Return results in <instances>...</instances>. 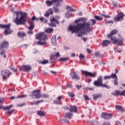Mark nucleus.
I'll return each mask as SVG.
<instances>
[{"mask_svg":"<svg viewBox=\"0 0 125 125\" xmlns=\"http://www.w3.org/2000/svg\"><path fill=\"white\" fill-rule=\"evenodd\" d=\"M94 18H95V19H96V20H97L98 21H102V20H103V18L102 17L97 15H95L94 17Z\"/></svg>","mask_w":125,"mask_h":125,"instance_id":"nucleus-29","label":"nucleus"},{"mask_svg":"<svg viewBox=\"0 0 125 125\" xmlns=\"http://www.w3.org/2000/svg\"><path fill=\"white\" fill-rule=\"evenodd\" d=\"M49 15H50V14L49 13H48L47 11L44 14L45 17H49Z\"/></svg>","mask_w":125,"mask_h":125,"instance_id":"nucleus-54","label":"nucleus"},{"mask_svg":"<svg viewBox=\"0 0 125 125\" xmlns=\"http://www.w3.org/2000/svg\"><path fill=\"white\" fill-rule=\"evenodd\" d=\"M110 43H111V41L105 40L103 41L102 44L103 46L106 47V46H108V45H109V44H110Z\"/></svg>","mask_w":125,"mask_h":125,"instance_id":"nucleus-23","label":"nucleus"},{"mask_svg":"<svg viewBox=\"0 0 125 125\" xmlns=\"http://www.w3.org/2000/svg\"><path fill=\"white\" fill-rule=\"evenodd\" d=\"M112 3L115 7H118V6H120V4L119 3L116 2V1H112Z\"/></svg>","mask_w":125,"mask_h":125,"instance_id":"nucleus-40","label":"nucleus"},{"mask_svg":"<svg viewBox=\"0 0 125 125\" xmlns=\"http://www.w3.org/2000/svg\"><path fill=\"white\" fill-rule=\"evenodd\" d=\"M114 83L115 85H117L118 83V80L117 79H115L114 81Z\"/></svg>","mask_w":125,"mask_h":125,"instance_id":"nucleus-59","label":"nucleus"},{"mask_svg":"<svg viewBox=\"0 0 125 125\" xmlns=\"http://www.w3.org/2000/svg\"><path fill=\"white\" fill-rule=\"evenodd\" d=\"M67 60H69V58L68 57L61 58L59 59V61H67Z\"/></svg>","mask_w":125,"mask_h":125,"instance_id":"nucleus-39","label":"nucleus"},{"mask_svg":"<svg viewBox=\"0 0 125 125\" xmlns=\"http://www.w3.org/2000/svg\"><path fill=\"white\" fill-rule=\"evenodd\" d=\"M15 111V109H12L10 111H8L7 112V114L8 115H11V114L14 112Z\"/></svg>","mask_w":125,"mask_h":125,"instance_id":"nucleus-43","label":"nucleus"},{"mask_svg":"<svg viewBox=\"0 0 125 125\" xmlns=\"http://www.w3.org/2000/svg\"><path fill=\"white\" fill-rule=\"evenodd\" d=\"M23 72H30L32 71V67L30 65H23L20 67Z\"/></svg>","mask_w":125,"mask_h":125,"instance_id":"nucleus-15","label":"nucleus"},{"mask_svg":"<svg viewBox=\"0 0 125 125\" xmlns=\"http://www.w3.org/2000/svg\"><path fill=\"white\" fill-rule=\"evenodd\" d=\"M95 56L96 57H103V55L101 54L100 52H96Z\"/></svg>","mask_w":125,"mask_h":125,"instance_id":"nucleus-35","label":"nucleus"},{"mask_svg":"<svg viewBox=\"0 0 125 125\" xmlns=\"http://www.w3.org/2000/svg\"><path fill=\"white\" fill-rule=\"evenodd\" d=\"M111 78L112 79H118V76H117V75L116 74L112 73L110 76H104V79H111Z\"/></svg>","mask_w":125,"mask_h":125,"instance_id":"nucleus-22","label":"nucleus"},{"mask_svg":"<svg viewBox=\"0 0 125 125\" xmlns=\"http://www.w3.org/2000/svg\"><path fill=\"white\" fill-rule=\"evenodd\" d=\"M94 89V87L93 88H89L88 87L86 88V90H93Z\"/></svg>","mask_w":125,"mask_h":125,"instance_id":"nucleus-57","label":"nucleus"},{"mask_svg":"<svg viewBox=\"0 0 125 125\" xmlns=\"http://www.w3.org/2000/svg\"><path fill=\"white\" fill-rule=\"evenodd\" d=\"M63 108L64 110H70V108H69V107L67 106H64Z\"/></svg>","mask_w":125,"mask_h":125,"instance_id":"nucleus-61","label":"nucleus"},{"mask_svg":"<svg viewBox=\"0 0 125 125\" xmlns=\"http://www.w3.org/2000/svg\"><path fill=\"white\" fill-rule=\"evenodd\" d=\"M1 52L0 53V55H4V54H5V49H3L2 50L0 51Z\"/></svg>","mask_w":125,"mask_h":125,"instance_id":"nucleus-50","label":"nucleus"},{"mask_svg":"<svg viewBox=\"0 0 125 125\" xmlns=\"http://www.w3.org/2000/svg\"><path fill=\"white\" fill-rule=\"evenodd\" d=\"M40 63L42 64V65H45L46 64H47L48 63V60H45L43 61L42 62L40 61Z\"/></svg>","mask_w":125,"mask_h":125,"instance_id":"nucleus-37","label":"nucleus"},{"mask_svg":"<svg viewBox=\"0 0 125 125\" xmlns=\"http://www.w3.org/2000/svg\"><path fill=\"white\" fill-rule=\"evenodd\" d=\"M101 117L102 119H104V120H110V119H112V117H113V114L107 112H103Z\"/></svg>","mask_w":125,"mask_h":125,"instance_id":"nucleus-12","label":"nucleus"},{"mask_svg":"<svg viewBox=\"0 0 125 125\" xmlns=\"http://www.w3.org/2000/svg\"><path fill=\"white\" fill-rule=\"evenodd\" d=\"M16 15V18L14 19V22L16 25H26L27 22V13L16 11L14 12V15Z\"/></svg>","mask_w":125,"mask_h":125,"instance_id":"nucleus-2","label":"nucleus"},{"mask_svg":"<svg viewBox=\"0 0 125 125\" xmlns=\"http://www.w3.org/2000/svg\"><path fill=\"white\" fill-rule=\"evenodd\" d=\"M10 26H11V24L9 23L8 24H0V28L2 29H5L4 31V34L5 36H7V35H10V34H12L13 32L12 30H10Z\"/></svg>","mask_w":125,"mask_h":125,"instance_id":"nucleus-3","label":"nucleus"},{"mask_svg":"<svg viewBox=\"0 0 125 125\" xmlns=\"http://www.w3.org/2000/svg\"><path fill=\"white\" fill-rule=\"evenodd\" d=\"M1 75L3 79H7L9 76L12 75V73L8 70H4L1 71Z\"/></svg>","mask_w":125,"mask_h":125,"instance_id":"nucleus-10","label":"nucleus"},{"mask_svg":"<svg viewBox=\"0 0 125 125\" xmlns=\"http://www.w3.org/2000/svg\"><path fill=\"white\" fill-rule=\"evenodd\" d=\"M29 30L27 31V34L29 35H33L34 34V32L33 31V29H29Z\"/></svg>","mask_w":125,"mask_h":125,"instance_id":"nucleus-49","label":"nucleus"},{"mask_svg":"<svg viewBox=\"0 0 125 125\" xmlns=\"http://www.w3.org/2000/svg\"><path fill=\"white\" fill-rule=\"evenodd\" d=\"M70 16H71V15L70 14V13H69L68 12H66L65 13L66 18H67V19H69V18H70Z\"/></svg>","mask_w":125,"mask_h":125,"instance_id":"nucleus-47","label":"nucleus"},{"mask_svg":"<svg viewBox=\"0 0 125 125\" xmlns=\"http://www.w3.org/2000/svg\"><path fill=\"white\" fill-rule=\"evenodd\" d=\"M47 12L50 14V15L51 14H53V11H52V9L49 8Z\"/></svg>","mask_w":125,"mask_h":125,"instance_id":"nucleus-48","label":"nucleus"},{"mask_svg":"<svg viewBox=\"0 0 125 125\" xmlns=\"http://www.w3.org/2000/svg\"><path fill=\"white\" fill-rule=\"evenodd\" d=\"M36 19V16H34L31 18V20H29V21H32L33 23H34V21H35Z\"/></svg>","mask_w":125,"mask_h":125,"instance_id":"nucleus-53","label":"nucleus"},{"mask_svg":"<svg viewBox=\"0 0 125 125\" xmlns=\"http://www.w3.org/2000/svg\"><path fill=\"white\" fill-rule=\"evenodd\" d=\"M111 42L113 44H117V45H119L120 46L123 45V42H124V41H125V39L123 38H121L119 39H116V37H114L111 38Z\"/></svg>","mask_w":125,"mask_h":125,"instance_id":"nucleus-6","label":"nucleus"},{"mask_svg":"<svg viewBox=\"0 0 125 125\" xmlns=\"http://www.w3.org/2000/svg\"><path fill=\"white\" fill-rule=\"evenodd\" d=\"M115 109L119 112H125L124 107L120 105H115Z\"/></svg>","mask_w":125,"mask_h":125,"instance_id":"nucleus-25","label":"nucleus"},{"mask_svg":"<svg viewBox=\"0 0 125 125\" xmlns=\"http://www.w3.org/2000/svg\"><path fill=\"white\" fill-rule=\"evenodd\" d=\"M3 101H4V99L2 98H0V103H3Z\"/></svg>","mask_w":125,"mask_h":125,"instance_id":"nucleus-62","label":"nucleus"},{"mask_svg":"<svg viewBox=\"0 0 125 125\" xmlns=\"http://www.w3.org/2000/svg\"><path fill=\"white\" fill-rule=\"evenodd\" d=\"M90 21H92V22H91L92 26H94V25H95V24H96V21H95V20L90 19Z\"/></svg>","mask_w":125,"mask_h":125,"instance_id":"nucleus-44","label":"nucleus"},{"mask_svg":"<svg viewBox=\"0 0 125 125\" xmlns=\"http://www.w3.org/2000/svg\"><path fill=\"white\" fill-rule=\"evenodd\" d=\"M69 111L70 112H73V113H77L78 111V107L77 105H70Z\"/></svg>","mask_w":125,"mask_h":125,"instance_id":"nucleus-19","label":"nucleus"},{"mask_svg":"<svg viewBox=\"0 0 125 125\" xmlns=\"http://www.w3.org/2000/svg\"><path fill=\"white\" fill-rule=\"evenodd\" d=\"M62 2H63V0H59V4L58 5H53V9L55 13H59V12H60V10L58 9V7H61V5H62Z\"/></svg>","mask_w":125,"mask_h":125,"instance_id":"nucleus-13","label":"nucleus"},{"mask_svg":"<svg viewBox=\"0 0 125 125\" xmlns=\"http://www.w3.org/2000/svg\"><path fill=\"white\" fill-rule=\"evenodd\" d=\"M42 102H43V100H41L40 101H34V105H39V104H40V103H42Z\"/></svg>","mask_w":125,"mask_h":125,"instance_id":"nucleus-36","label":"nucleus"},{"mask_svg":"<svg viewBox=\"0 0 125 125\" xmlns=\"http://www.w3.org/2000/svg\"><path fill=\"white\" fill-rule=\"evenodd\" d=\"M94 85L98 87H105V88H107L108 89L110 88V86L107 85V84L105 83L103 84V80L102 79H98L97 81H94Z\"/></svg>","mask_w":125,"mask_h":125,"instance_id":"nucleus-4","label":"nucleus"},{"mask_svg":"<svg viewBox=\"0 0 125 125\" xmlns=\"http://www.w3.org/2000/svg\"><path fill=\"white\" fill-rule=\"evenodd\" d=\"M33 53V54H37V53H38V50L34 49Z\"/></svg>","mask_w":125,"mask_h":125,"instance_id":"nucleus-63","label":"nucleus"},{"mask_svg":"<svg viewBox=\"0 0 125 125\" xmlns=\"http://www.w3.org/2000/svg\"><path fill=\"white\" fill-rule=\"evenodd\" d=\"M84 55H83V54H80V55H79V58L80 59H84Z\"/></svg>","mask_w":125,"mask_h":125,"instance_id":"nucleus-52","label":"nucleus"},{"mask_svg":"<svg viewBox=\"0 0 125 125\" xmlns=\"http://www.w3.org/2000/svg\"><path fill=\"white\" fill-rule=\"evenodd\" d=\"M25 97H27V95H18L17 96L16 98H25Z\"/></svg>","mask_w":125,"mask_h":125,"instance_id":"nucleus-41","label":"nucleus"},{"mask_svg":"<svg viewBox=\"0 0 125 125\" xmlns=\"http://www.w3.org/2000/svg\"><path fill=\"white\" fill-rule=\"evenodd\" d=\"M70 76H71L72 79H80V76L78 75V72L74 71L72 73H70Z\"/></svg>","mask_w":125,"mask_h":125,"instance_id":"nucleus-20","label":"nucleus"},{"mask_svg":"<svg viewBox=\"0 0 125 125\" xmlns=\"http://www.w3.org/2000/svg\"><path fill=\"white\" fill-rule=\"evenodd\" d=\"M42 98H49V95L47 94H43L42 95Z\"/></svg>","mask_w":125,"mask_h":125,"instance_id":"nucleus-42","label":"nucleus"},{"mask_svg":"<svg viewBox=\"0 0 125 125\" xmlns=\"http://www.w3.org/2000/svg\"><path fill=\"white\" fill-rule=\"evenodd\" d=\"M37 115H39V116H41V117H42L45 115V113H44V112L40 110L37 112Z\"/></svg>","mask_w":125,"mask_h":125,"instance_id":"nucleus-32","label":"nucleus"},{"mask_svg":"<svg viewBox=\"0 0 125 125\" xmlns=\"http://www.w3.org/2000/svg\"><path fill=\"white\" fill-rule=\"evenodd\" d=\"M52 42L54 45H56L57 43H56V35H54L51 39Z\"/></svg>","mask_w":125,"mask_h":125,"instance_id":"nucleus-28","label":"nucleus"},{"mask_svg":"<svg viewBox=\"0 0 125 125\" xmlns=\"http://www.w3.org/2000/svg\"><path fill=\"white\" fill-rule=\"evenodd\" d=\"M115 125H121V122L116 121L115 123Z\"/></svg>","mask_w":125,"mask_h":125,"instance_id":"nucleus-64","label":"nucleus"},{"mask_svg":"<svg viewBox=\"0 0 125 125\" xmlns=\"http://www.w3.org/2000/svg\"><path fill=\"white\" fill-rule=\"evenodd\" d=\"M18 36L19 38H24V37L26 36V33H25V32L19 31L18 32Z\"/></svg>","mask_w":125,"mask_h":125,"instance_id":"nucleus-27","label":"nucleus"},{"mask_svg":"<svg viewBox=\"0 0 125 125\" xmlns=\"http://www.w3.org/2000/svg\"><path fill=\"white\" fill-rule=\"evenodd\" d=\"M101 96H102V95H101V94H94V95H93V97L94 100H96V99H97V98H100V97H101Z\"/></svg>","mask_w":125,"mask_h":125,"instance_id":"nucleus-30","label":"nucleus"},{"mask_svg":"<svg viewBox=\"0 0 125 125\" xmlns=\"http://www.w3.org/2000/svg\"><path fill=\"white\" fill-rule=\"evenodd\" d=\"M9 45V43H8V42L3 41L0 44V50H3L4 48H7Z\"/></svg>","mask_w":125,"mask_h":125,"instance_id":"nucleus-16","label":"nucleus"},{"mask_svg":"<svg viewBox=\"0 0 125 125\" xmlns=\"http://www.w3.org/2000/svg\"><path fill=\"white\" fill-rule=\"evenodd\" d=\"M28 23H29V26L28 27V30H34L35 28V24L33 23V21H29Z\"/></svg>","mask_w":125,"mask_h":125,"instance_id":"nucleus-24","label":"nucleus"},{"mask_svg":"<svg viewBox=\"0 0 125 125\" xmlns=\"http://www.w3.org/2000/svg\"><path fill=\"white\" fill-rule=\"evenodd\" d=\"M36 38L37 40H39V41H42L43 42H45L47 40V36L45 35L44 32H40L36 35Z\"/></svg>","mask_w":125,"mask_h":125,"instance_id":"nucleus-7","label":"nucleus"},{"mask_svg":"<svg viewBox=\"0 0 125 125\" xmlns=\"http://www.w3.org/2000/svg\"><path fill=\"white\" fill-rule=\"evenodd\" d=\"M125 17V14L124 13L120 12L117 14V17H115L114 20L115 22H117V21H123Z\"/></svg>","mask_w":125,"mask_h":125,"instance_id":"nucleus-11","label":"nucleus"},{"mask_svg":"<svg viewBox=\"0 0 125 125\" xmlns=\"http://www.w3.org/2000/svg\"><path fill=\"white\" fill-rule=\"evenodd\" d=\"M45 32L48 34H50V33H52L53 32V28H47L45 30Z\"/></svg>","mask_w":125,"mask_h":125,"instance_id":"nucleus-31","label":"nucleus"},{"mask_svg":"<svg viewBox=\"0 0 125 125\" xmlns=\"http://www.w3.org/2000/svg\"><path fill=\"white\" fill-rule=\"evenodd\" d=\"M66 9H68L69 11H76V10L73 9V8L71 7L69 5L66 6Z\"/></svg>","mask_w":125,"mask_h":125,"instance_id":"nucleus-34","label":"nucleus"},{"mask_svg":"<svg viewBox=\"0 0 125 125\" xmlns=\"http://www.w3.org/2000/svg\"><path fill=\"white\" fill-rule=\"evenodd\" d=\"M67 94L69 96V97H75V93L72 92H68Z\"/></svg>","mask_w":125,"mask_h":125,"instance_id":"nucleus-38","label":"nucleus"},{"mask_svg":"<svg viewBox=\"0 0 125 125\" xmlns=\"http://www.w3.org/2000/svg\"><path fill=\"white\" fill-rule=\"evenodd\" d=\"M57 99H58V101H61V100H62V97L61 96H60L57 98Z\"/></svg>","mask_w":125,"mask_h":125,"instance_id":"nucleus-60","label":"nucleus"},{"mask_svg":"<svg viewBox=\"0 0 125 125\" xmlns=\"http://www.w3.org/2000/svg\"><path fill=\"white\" fill-rule=\"evenodd\" d=\"M59 19V16H56L55 18H53L50 19V21L51 23H48L49 26L50 27H56V24L59 25L60 22L58 21V20ZM54 22H55V23Z\"/></svg>","mask_w":125,"mask_h":125,"instance_id":"nucleus-8","label":"nucleus"},{"mask_svg":"<svg viewBox=\"0 0 125 125\" xmlns=\"http://www.w3.org/2000/svg\"><path fill=\"white\" fill-rule=\"evenodd\" d=\"M73 117V113H71L70 112H67L65 113L64 118H66L67 119H69L71 120Z\"/></svg>","mask_w":125,"mask_h":125,"instance_id":"nucleus-26","label":"nucleus"},{"mask_svg":"<svg viewBox=\"0 0 125 125\" xmlns=\"http://www.w3.org/2000/svg\"><path fill=\"white\" fill-rule=\"evenodd\" d=\"M100 15H101V16H103L104 18H110V17H111L110 16L105 15L104 14H101Z\"/></svg>","mask_w":125,"mask_h":125,"instance_id":"nucleus-45","label":"nucleus"},{"mask_svg":"<svg viewBox=\"0 0 125 125\" xmlns=\"http://www.w3.org/2000/svg\"><path fill=\"white\" fill-rule=\"evenodd\" d=\"M113 95L118 96H125V90H123L122 92L121 91L116 90H115V93L113 94Z\"/></svg>","mask_w":125,"mask_h":125,"instance_id":"nucleus-18","label":"nucleus"},{"mask_svg":"<svg viewBox=\"0 0 125 125\" xmlns=\"http://www.w3.org/2000/svg\"><path fill=\"white\" fill-rule=\"evenodd\" d=\"M13 104H11L9 106H6L5 107H3V106L0 105V109H3L4 111H5V110L9 111V110H10L11 108H13Z\"/></svg>","mask_w":125,"mask_h":125,"instance_id":"nucleus-21","label":"nucleus"},{"mask_svg":"<svg viewBox=\"0 0 125 125\" xmlns=\"http://www.w3.org/2000/svg\"><path fill=\"white\" fill-rule=\"evenodd\" d=\"M103 125H111V124H110V122H104Z\"/></svg>","mask_w":125,"mask_h":125,"instance_id":"nucleus-56","label":"nucleus"},{"mask_svg":"<svg viewBox=\"0 0 125 125\" xmlns=\"http://www.w3.org/2000/svg\"><path fill=\"white\" fill-rule=\"evenodd\" d=\"M54 3V5H58L59 3V0H47L46 1V4L47 6H51Z\"/></svg>","mask_w":125,"mask_h":125,"instance_id":"nucleus-14","label":"nucleus"},{"mask_svg":"<svg viewBox=\"0 0 125 125\" xmlns=\"http://www.w3.org/2000/svg\"><path fill=\"white\" fill-rule=\"evenodd\" d=\"M118 33V30L117 29H114L112 30L109 34L107 35V37L108 39H110V41H111V39L114 38V37L116 36H113L114 35H116V34Z\"/></svg>","mask_w":125,"mask_h":125,"instance_id":"nucleus-17","label":"nucleus"},{"mask_svg":"<svg viewBox=\"0 0 125 125\" xmlns=\"http://www.w3.org/2000/svg\"><path fill=\"white\" fill-rule=\"evenodd\" d=\"M86 51H87V52L88 53H92V50H91L89 48H87L86 49Z\"/></svg>","mask_w":125,"mask_h":125,"instance_id":"nucleus-55","label":"nucleus"},{"mask_svg":"<svg viewBox=\"0 0 125 125\" xmlns=\"http://www.w3.org/2000/svg\"><path fill=\"white\" fill-rule=\"evenodd\" d=\"M45 43H46V42H42L41 41H39V42H37V44H39V45H43V44H45Z\"/></svg>","mask_w":125,"mask_h":125,"instance_id":"nucleus-46","label":"nucleus"},{"mask_svg":"<svg viewBox=\"0 0 125 125\" xmlns=\"http://www.w3.org/2000/svg\"><path fill=\"white\" fill-rule=\"evenodd\" d=\"M74 22L77 23V25L70 24L68 26V30L71 31V34H74V33L77 34L78 38H83V35H87L86 32L89 33L92 31L90 22H86V20L84 18H80L78 20H76Z\"/></svg>","mask_w":125,"mask_h":125,"instance_id":"nucleus-1","label":"nucleus"},{"mask_svg":"<svg viewBox=\"0 0 125 125\" xmlns=\"http://www.w3.org/2000/svg\"><path fill=\"white\" fill-rule=\"evenodd\" d=\"M83 96L85 100H89V98L87 95L84 94Z\"/></svg>","mask_w":125,"mask_h":125,"instance_id":"nucleus-51","label":"nucleus"},{"mask_svg":"<svg viewBox=\"0 0 125 125\" xmlns=\"http://www.w3.org/2000/svg\"><path fill=\"white\" fill-rule=\"evenodd\" d=\"M81 72L83 75H84L85 78H88L91 77V78H95L96 77V74L93 72H90L84 70H81Z\"/></svg>","mask_w":125,"mask_h":125,"instance_id":"nucleus-9","label":"nucleus"},{"mask_svg":"<svg viewBox=\"0 0 125 125\" xmlns=\"http://www.w3.org/2000/svg\"><path fill=\"white\" fill-rule=\"evenodd\" d=\"M29 96H31L33 99L36 98V99H40L42 98V94L41 93V90L36 89L31 92Z\"/></svg>","mask_w":125,"mask_h":125,"instance_id":"nucleus-5","label":"nucleus"},{"mask_svg":"<svg viewBox=\"0 0 125 125\" xmlns=\"http://www.w3.org/2000/svg\"><path fill=\"white\" fill-rule=\"evenodd\" d=\"M55 57H60V53L59 52H58L55 55Z\"/></svg>","mask_w":125,"mask_h":125,"instance_id":"nucleus-58","label":"nucleus"},{"mask_svg":"<svg viewBox=\"0 0 125 125\" xmlns=\"http://www.w3.org/2000/svg\"><path fill=\"white\" fill-rule=\"evenodd\" d=\"M53 104H56V105H62V102L54 100L53 101Z\"/></svg>","mask_w":125,"mask_h":125,"instance_id":"nucleus-33","label":"nucleus"}]
</instances>
